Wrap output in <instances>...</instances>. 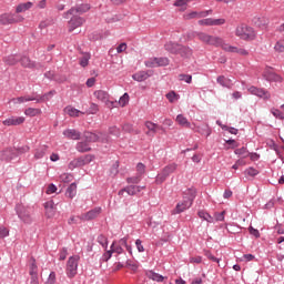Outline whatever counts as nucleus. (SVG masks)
<instances>
[{
	"mask_svg": "<svg viewBox=\"0 0 284 284\" xmlns=\"http://www.w3.org/2000/svg\"><path fill=\"white\" fill-rule=\"evenodd\" d=\"M195 37L200 41H202V43H205V45H214V48H222L224 52H233L236 54H241V57H247V54H250L247 50L231 45L230 43L225 42V40H223V38L221 37L210 36L205 32H196Z\"/></svg>",
	"mask_w": 284,
	"mask_h": 284,
	"instance_id": "1",
	"label": "nucleus"
},
{
	"mask_svg": "<svg viewBox=\"0 0 284 284\" xmlns=\"http://www.w3.org/2000/svg\"><path fill=\"white\" fill-rule=\"evenodd\" d=\"M235 36L242 39V41H254L256 39V31L247 24H240L235 29Z\"/></svg>",
	"mask_w": 284,
	"mask_h": 284,
	"instance_id": "2",
	"label": "nucleus"
},
{
	"mask_svg": "<svg viewBox=\"0 0 284 284\" xmlns=\"http://www.w3.org/2000/svg\"><path fill=\"white\" fill-rule=\"evenodd\" d=\"M26 18L18 13H2L0 14V26H12L14 23H23Z\"/></svg>",
	"mask_w": 284,
	"mask_h": 284,
	"instance_id": "3",
	"label": "nucleus"
},
{
	"mask_svg": "<svg viewBox=\"0 0 284 284\" xmlns=\"http://www.w3.org/2000/svg\"><path fill=\"white\" fill-rule=\"evenodd\" d=\"M16 212L23 223H32V209L23 204H18L16 206Z\"/></svg>",
	"mask_w": 284,
	"mask_h": 284,
	"instance_id": "4",
	"label": "nucleus"
},
{
	"mask_svg": "<svg viewBox=\"0 0 284 284\" xmlns=\"http://www.w3.org/2000/svg\"><path fill=\"white\" fill-rule=\"evenodd\" d=\"M79 255H73L69 257L67 262V275L69 278H74L77 276V272L79 270Z\"/></svg>",
	"mask_w": 284,
	"mask_h": 284,
	"instance_id": "5",
	"label": "nucleus"
},
{
	"mask_svg": "<svg viewBox=\"0 0 284 284\" xmlns=\"http://www.w3.org/2000/svg\"><path fill=\"white\" fill-rule=\"evenodd\" d=\"M176 168H179V164L176 163H171L166 165L162 170L161 174L158 175L156 178L158 183H163V181H165L170 174H174V172H176Z\"/></svg>",
	"mask_w": 284,
	"mask_h": 284,
	"instance_id": "6",
	"label": "nucleus"
},
{
	"mask_svg": "<svg viewBox=\"0 0 284 284\" xmlns=\"http://www.w3.org/2000/svg\"><path fill=\"white\" fill-rule=\"evenodd\" d=\"M84 139L88 141V143H97V141H101L102 143H108V135L104 133H92V132H85Z\"/></svg>",
	"mask_w": 284,
	"mask_h": 284,
	"instance_id": "7",
	"label": "nucleus"
},
{
	"mask_svg": "<svg viewBox=\"0 0 284 284\" xmlns=\"http://www.w3.org/2000/svg\"><path fill=\"white\" fill-rule=\"evenodd\" d=\"M247 90L250 94H253L254 97H258V99H263L264 101H270V99L272 98V94H270L268 91L265 89L250 87Z\"/></svg>",
	"mask_w": 284,
	"mask_h": 284,
	"instance_id": "8",
	"label": "nucleus"
},
{
	"mask_svg": "<svg viewBox=\"0 0 284 284\" xmlns=\"http://www.w3.org/2000/svg\"><path fill=\"white\" fill-rule=\"evenodd\" d=\"M210 14H212V9L210 10H205V11H192L189 13H184L183 14V19L185 21H191V19H203L205 17H210Z\"/></svg>",
	"mask_w": 284,
	"mask_h": 284,
	"instance_id": "9",
	"label": "nucleus"
},
{
	"mask_svg": "<svg viewBox=\"0 0 284 284\" xmlns=\"http://www.w3.org/2000/svg\"><path fill=\"white\" fill-rule=\"evenodd\" d=\"M263 77L266 79V81H273L275 83H281L283 81V78L278 75L272 68H266Z\"/></svg>",
	"mask_w": 284,
	"mask_h": 284,
	"instance_id": "10",
	"label": "nucleus"
},
{
	"mask_svg": "<svg viewBox=\"0 0 284 284\" xmlns=\"http://www.w3.org/2000/svg\"><path fill=\"white\" fill-rule=\"evenodd\" d=\"M192 201L190 200H182L178 202L175 207L172 211V214H182V212H185L186 210H190L192 207Z\"/></svg>",
	"mask_w": 284,
	"mask_h": 284,
	"instance_id": "11",
	"label": "nucleus"
},
{
	"mask_svg": "<svg viewBox=\"0 0 284 284\" xmlns=\"http://www.w3.org/2000/svg\"><path fill=\"white\" fill-rule=\"evenodd\" d=\"M90 10V4H81L75 8L70 9L67 13H64L65 19H70V17H74L75 14H83Z\"/></svg>",
	"mask_w": 284,
	"mask_h": 284,
	"instance_id": "12",
	"label": "nucleus"
},
{
	"mask_svg": "<svg viewBox=\"0 0 284 284\" xmlns=\"http://www.w3.org/2000/svg\"><path fill=\"white\" fill-rule=\"evenodd\" d=\"M141 190H145V186H136V185H130L119 191V196H123L126 192L129 196H134L135 194H139Z\"/></svg>",
	"mask_w": 284,
	"mask_h": 284,
	"instance_id": "13",
	"label": "nucleus"
},
{
	"mask_svg": "<svg viewBox=\"0 0 284 284\" xmlns=\"http://www.w3.org/2000/svg\"><path fill=\"white\" fill-rule=\"evenodd\" d=\"M101 212H102L101 206H97L93 210H91L84 214H81L80 219H81V221H93V219H97L101 214Z\"/></svg>",
	"mask_w": 284,
	"mask_h": 284,
	"instance_id": "14",
	"label": "nucleus"
},
{
	"mask_svg": "<svg viewBox=\"0 0 284 284\" xmlns=\"http://www.w3.org/2000/svg\"><path fill=\"white\" fill-rule=\"evenodd\" d=\"M3 125H7L8 128L12 125H22V123H26L24 116H16L11 115L10 118L2 121Z\"/></svg>",
	"mask_w": 284,
	"mask_h": 284,
	"instance_id": "15",
	"label": "nucleus"
},
{
	"mask_svg": "<svg viewBox=\"0 0 284 284\" xmlns=\"http://www.w3.org/2000/svg\"><path fill=\"white\" fill-rule=\"evenodd\" d=\"M145 128H146V130H149V132H146V136H154V134H156V132H159V130H162V132H165V129H163V126H161L152 121H146Z\"/></svg>",
	"mask_w": 284,
	"mask_h": 284,
	"instance_id": "16",
	"label": "nucleus"
},
{
	"mask_svg": "<svg viewBox=\"0 0 284 284\" xmlns=\"http://www.w3.org/2000/svg\"><path fill=\"white\" fill-rule=\"evenodd\" d=\"M85 23V20L81 17H73L69 21V32H73L77 28H81Z\"/></svg>",
	"mask_w": 284,
	"mask_h": 284,
	"instance_id": "17",
	"label": "nucleus"
},
{
	"mask_svg": "<svg viewBox=\"0 0 284 284\" xmlns=\"http://www.w3.org/2000/svg\"><path fill=\"white\" fill-rule=\"evenodd\" d=\"M63 136L71 139L72 141H79L81 139V133L74 129H67L63 131Z\"/></svg>",
	"mask_w": 284,
	"mask_h": 284,
	"instance_id": "18",
	"label": "nucleus"
},
{
	"mask_svg": "<svg viewBox=\"0 0 284 284\" xmlns=\"http://www.w3.org/2000/svg\"><path fill=\"white\" fill-rule=\"evenodd\" d=\"M146 276H148V278H150L151 281H154L155 283H163V281H165V278H168L154 271H146Z\"/></svg>",
	"mask_w": 284,
	"mask_h": 284,
	"instance_id": "19",
	"label": "nucleus"
},
{
	"mask_svg": "<svg viewBox=\"0 0 284 284\" xmlns=\"http://www.w3.org/2000/svg\"><path fill=\"white\" fill-rule=\"evenodd\" d=\"M180 48H181V44L175 42H166L164 44V50H166V52H170L171 54H179Z\"/></svg>",
	"mask_w": 284,
	"mask_h": 284,
	"instance_id": "20",
	"label": "nucleus"
},
{
	"mask_svg": "<svg viewBox=\"0 0 284 284\" xmlns=\"http://www.w3.org/2000/svg\"><path fill=\"white\" fill-rule=\"evenodd\" d=\"M178 54H180L182 59H190V57H192L193 54V51H192V48L180 44Z\"/></svg>",
	"mask_w": 284,
	"mask_h": 284,
	"instance_id": "21",
	"label": "nucleus"
},
{
	"mask_svg": "<svg viewBox=\"0 0 284 284\" xmlns=\"http://www.w3.org/2000/svg\"><path fill=\"white\" fill-rule=\"evenodd\" d=\"M150 79V73L146 71H139L132 75L133 81L141 83L142 81H148Z\"/></svg>",
	"mask_w": 284,
	"mask_h": 284,
	"instance_id": "22",
	"label": "nucleus"
},
{
	"mask_svg": "<svg viewBox=\"0 0 284 284\" xmlns=\"http://www.w3.org/2000/svg\"><path fill=\"white\" fill-rule=\"evenodd\" d=\"M93 97L98 101H101V103H105V101H108V99H110V93H108L106 91H103V90H98V91L93 92Z\"/></svg>",
	"mask_w": 284,
	"mask_h": 284,
	"instance_id": "23",
	"label": "nucleus"
},
{
	"mask_svg": "<svg viewBox=\"0 0 284 284\" xmlns=\"http://www.w3.org/2000/svg\"><path fill=\"white\" fill-rule=\"evenodd\" d=\"M216 81L220 85H222V88H227L229 90H231L232 85H234V83H232V80L226 78L225 75H219Z\"/></svg>",
	"mask_w": 284,
	"mask_h": 284,
	"instance_id": "24",
	"label": "nucleus"
},
{
	"mask_svg": "<svg viewBox=\"0 0 284 284\" xmlns=\"http://www.w3.org/2000/svg\"><path fill=\"white\" fill-rule=\"evenodd\" d=\"M194 199H196V189H186L183 192L184 201H191V203H194Z\"/></svg>",
	"mask_w": 284,
	"mask_h": 284,
	"instance_id": "25",
	"label": "nucleus"
},
{
	"mask_svg": "<svg viewBox=\"0 0 284 284\" xmlns=\"http://www.w3.org/2000/svg\"><path fill=\"white\" fill-rule=\"evenodd\" d=\"M175 122L178 123V125H181V128H192V123H190L187 118L183 114H179L175 118Z\"/></svg>",
	"mask_w": 284,
	"mask_h": 284,
	"instance_id": "26",
	"label": "nucleus"
},
{
	"mask_svg": "<svg viewBox=\"0 0 284 284\" xmlns=\"http://www.w3.org/2000/svg\"><path fill=\"white\" fill-rule=\"evenodd\" d=\"M34 6L32 2H23L16 7V14H21V12H28Z\"/></svg>",
	"mask_w": 284,
	"mask_h": 284,
	"instance_id": "27",
	"label": "nucleus"
},
{
	"mask_svg": "<svg viewBox=\"0 0 284 284\" xmlns=\"http://www.w3.org/2000/svg\"><path fill=\"white\" fill-rule=\"evenodd\" d=\"M28 101H37V99L29 97V95L11 99V103H13V105H19L21 103H28Z\"/></svg>",
	"mask_w": 284,
	"mask_h": 284,
	"instance_id": "28",
	"label": "nucleus"
},
{
	"mask_svg": "<svg viewBox=\"0 0 284 284\" xmlns=\"http://www.w3.org/2000/svg\"><path fill=\"white\" fill-rule=\"evenodd\" d=\"M64 113L73 118L81 116V114H85V112L79 111V109H74V106L72 105L67 106L64 109Z\"/></svg>",
	"mask_w": 284,
	"mask_h": 284,
	"instance_id": "29",
	"label": "nucleus"
},
{
	"mask_svg": "<svg viewBox=\"0 0 284 284\" xmlns=\"http://www.w3.org/2000/svg\"><path fill=\"white\" fill-rule=\"evenodd\" d=\"M45 152H48L47 145L39 146L38 149H36L34 159H37V160L43 159V156H45Z\"/></svg>",
	"mask_w": 284,
	"mask_h": 284,
	"instance_id": "30",
	"label": "nucleus"
},
{
	"mask_svg": "<svg viewBox=\"0 0 284 284\" xmlns=\"http://www.w3.org/2000/svg\"><path fill=\"white\" fill-rule=\"evenodd\" d=\"M44 209H45V215L48 216V219H52V216H54V205L52 202H47L44 204Z\"/></svg>",
	"mask_w": 284,
	"mask_h": 284,
	"instance_id": "31",
	"label": "nucleus"
},
{
	"mask_svg": "<svg viewBox=\"0 0 284 284\" xmlns=\"http://www.w3.org/2000/svg\"><path fill=\"white\" fill-rule=\"evenodd\" d=\"M192 0H176L173 6L175 8H181V12H185L187 10V3H191Z\"/></svg>",
	"mask_w": 284,
	"mask_h": 284,
	"instance_id": "32",
	"label": "nucleus"
},
{
	"mask_svg": "<svg viewBox=\"0 0 284 284\" xmlns=\"http://www.w3.org/2000/svg\"><path fill=\"white\" fill-rule=\"evenodd\" d=\"M65 195L69 199H74L77 196V183L70 184V186L67 189Z\"/></svg>",
	"mask_w": 284,
	"mask_h": 284,
	"instance_id": "33",
	"label": "nucleus"
},
{
	"mask_svg": "<svg viewBox=\"0 0 284 284\" xmlns=\"http://www.w3.org/2000/svg\"><path fill=\"white\" fill-rule=\"evenodd\" d=\"M30 276L39 275V267L37 266V260H30Z\"/></svg>",
	"mask_w": 284,
	"mask_h": 284,
	"instance_id": "34",
	"label": "nucleus"
},
{
	"mask_svg": "<svg viewBox=\"0 0 284 284\" xmlns=\"http://www.w3.org/2000/svg\"><path fill=\"white\" fill-rule=\"evenodd\" d=\"M197 216H200V219H203L207 223H214V217H212V215H210V213L205 211H199Z\"/></svg>",
	"mask_w": 284,
	"mask_h": 284,
	"instance_id": "35",
	"label": "nucleus"
},
{
	"mask_svg": "<svg viewBox=\"0 0 284 284\" xmlns=\"http://www.w3.org/2000/svg\"><path fill=\"white\" fill-rule=\"evenodd\" d=\"M26 116H39L41 109L28 108L24 110Z\"/></svg>",
	"mask_w": 284,
	"mask_h": 284,
	"instance_id": "36",
	"label": "nucleus"
},
{
	"mask_svg": "<svg viewBox=\"0 0 284 284\" xmlns=\"http://www.w3.org/2000/svg\"><path fill=\"white\" fill-rule=\"evenodd\" d=\"M0 159L2 161H10V160H12V150L7 149L4 151H1L0 152Z\"/></svg>",
	"mask_w": 284,
	"mask_h": 284,
	"instance_id": "37",
	"label": "nucleus"
},
{
	"mask_svg": "<svg viewBox=\"0 0 284 284\" xmlns=\"http://www.w3.org/2000/svg\"><path fill=\"white\" fill-rule=\"evenodd\" d=\"M128 103H130V94L124 93L118 101V105H120L121 108H125V105H128Z\"/></svg>",
	"mask_w": 284,
	"mask_h": 284,
	"instance_id": "38",
	"label": "nucleus"
},
{
	"mask_svg": "<svg viewBox=\"0 0 284 284\" xmlns=\"http://www.w3.org/2000/svg\"><path fill=\"white\" fill-rule=\"evenodd\" d=\"M92 161V156H87V158H78L75 159V164L78 168H83L87 163H90Z\"/></svg>",
	"mask_w": 284,
	"mask_h": 284,
	"instance_id": "39",
	"label": "nucleus"
},
{
	"mask_svg": "<svg viewBox=\"0 0 284 284\" xmlns=\"http://www.w3.org/2000/svg\"><path fill=\"white\" fill-rule=\"evenodd\" d=\"M4 63H7V65H17V63H19V57L9 55L4 58Z\"/></svg>",
	"mask_w": 284,
	"mask_h": 284,
	"instance_id": "40",
	"label": "nucleus"
},
{
	"mask_svg": "<svg viewBox=\"0 0 284 284\" xmlns=\"http://www.w3.org/2000/svg\"><path fill=\"white\" fill-rule=\"evenodd\" d=\"M20 62L23 68H34V63L28 57H22Z\"/></svg>",
	"mask_w": 284,
	"mask_h": 284,
	"instance_id": "41",
	"label": "nucleus"
},
{
	"mask_svg": "<svg viewBox=\"0 0 284 284\" xmlns=\"http://www.w3.org/2000/svg\"><path fill=\"white\" fill-rule=\"evenodd\" d=\"M271 114L275 116V119H280V121H284V112L278 109H271Z\"/></svg>",
	"mask_w": 284,
	"mask_h": 284,
	"instance_id": "42",
	"label": "nucleus"
},
{
	"mask_svg": "<svg viewBox=\"0 0 284 284\" xmlns=\"http://www.w3.org/2000/svg\"><path fill=\"white\" fill-rule=\"evenodd\" d=\"M78 152H90V145L85 142H79L77 144Z\"/></svg>",
	"mask_w": 284,
	"mask_h": 284,
	"instance_id": "43",
	"label": "nucleus"
},
{
	"mask_svg": "<svg viewBox=\"0 0 284 284\" xmlns=\"http://www.w3.org/2000/svg\"><path fill=\"white\" fill-rule=\"evenodd\" d=\"M111 252L113 254H123V247L120 246V244H118L116 242H113L111 245Z\"/></svg>",
	"mask_w": 284,
	"mask_h": 284,
	"instance_id": "44",
	"label": "nucleus"
},
{
	"mask_svg": "<svg viewBox=\"0 0 284 284\" xmlns=\"http://www.w3.org/2000/svg\"><path fill=\"white\" fill-rule=\"evenodd\" d=\"M158 68H164L165 65H170L169 58H156Z\"/></svg>",
	"mask_w": 284,
	"mask_h": 284,
	"instance_id": "45",
	"label": "nucleus"
},
{
	"mask_svg": "<svg viewBox=\"0 0 284 284\" xmlns=\"http://www.w3.org/2000/svg\"><path fill=\"white\" fill-rule=\"evenodd\" d=\"M89 63H90V53H84L83 57L80 59V65L82 68H88Z\"/></svg>",
	"mask_w": 284,
	"mask_h": 284,
	"instance_id": "46",
	"label": "nucleus"
},
{
	"mask_svg": "<svg viewBox=\"0 0 284 284\" xmlns=\"http://www.w3.org/2000/svg\"><path fill=\"white\" fill-rule=\"evenodd\" d=\"M166 99L170 103H175V101L178 99H180L179 94H176V92L174 91H170L168 94H166Z\"/></svg>",
	"mask_w": 284,
	"mask_h": 284,
	"instance_id": "47",
	"label": "nucleus"
},
{
	"mask_svg": "<svg viewBox=\"0 0 284 284\" xmlns=\"http://www.w3.org/2000/svg\"><path fill=\"white\" fill-rule=\"evenodd\" d=\"M99 112V104L91 102L89 110L85 112V114H97Z\"/></svg>",
	"mask_w": 284,
	"mask_h": 284,
	"instance_id": "48",
	"label": "nucleus"
},
{
	"mask_svg": "<svg viewBox=\"0 0 284 284\" xmlns=\"http://www.w3.org/2000/svg\"><path fill=\"white\" fill-rule=\"evenodd\" d=\"M72 179H73V176L70 173H62L60 175L61 183H71Z\"/></svg>",
	"mask_w": 284,
	"mask_h": 284,
	"instance_id": "49",
	"label": "nucleus"
},
{
	"mask_svg": "<svg viewBox=\"0 0 284 284\" xmlns=\"http://www.w3.org/2000/svg\"><path fill=\"white\" fill-rule=\"evenodd\" d=\"M274 50H275V52H278V53L284 52V39L278 40V41L275 43Z\"/></svg>",
	"mask_w": 284,
	"mask_h": 284,
	"instance_id": "50",
	"label": "nucleus"
},
{
	"mask_svg": "<svg viewBox=\"0 0 284 284\" xmlns=\"http://www.w3.org/2000/svg\"><path fill=\"white\" fill-rule=\"evenodd\" d=\"M97 241L99 244L102 245V247H104V250H108V237H105L104 235H99Z\"/></svg>",
	"mask_w": 284,
	"mask_h": 284,
	"instance_id": "51",
	"label": "nucleus"
},
{
	"mask_svg": "<svg viewBox=\"0 0 284 284\" xmlns=\"http://www.w3.org/2000/svg\"><path fill=\"white\" fill-rule=\"evenodd\" d=\"M144 64L146 65V68H158V62H156V58H150L148 59Z\"/></svg>",
	"mask_w": 284,
	"mask_h": 284,
	"instance_id": "52",
	"label": "nucleus"
},
{
	"mask_svg": "<svg viewBox=\"0 0 284 284\" xmlns=\"http://www.w3.org/2000/svg\"><path fill=\"white\" fill-rule=\"evenodd\" d=\"M217 125H220L222 128V130H227L231 134H239V129H234V128H227L223 124H221V121H216Z\"/></svg>",
	"mask_w": 284,
	"mask_h": 284,
	"instance_id": "53",
	"label": "nucleus"
},
{
	"mask_svg": "<svg viewBox=\"0 0 284 284\" xmlns=\"http://www.w3.org/2000/svg\"><path fill=\"white\" fill-rule=\"evenodd\" d=\"M235 154H237L239 156H243V159L248 156L247 149L245 148L236 149Z\"/></svg>",
	"mask_w": 284,
	"mask_h": 284,
	"instance_id": "54",
	"label": "nucleus"
},
{
	"mask_svg": "<svg viewBox=\"0 0 284 284\" xmlns=\"http://www.w3.org/2000/svg\"><path fill=\"white\" fill-rule=\"evenodd\" d=\"M6 236H10V230L6 226H0V239H6Z\"/></svg>",
	"mask_w": 284,
	"mask_h": 284,
	"instance_id": "55",
	"label": "nucleus"
},
{
	"mask_svg": "<svg viewBox=\"0 0 284 284\" xmlns=\"http://www.w3.org/2000/svg\"><path fill=\"white\" fill-rule=\"evenodd\" d=\"M104 104L109 108V110H114V108H119V104L116 101H110V99H106Z\"/></svg>",
	"mask_w": 284,
	"mask_h": 284,
	"instance_id": "56",
	"label": "nucleus"
},
{
	"mask_svg": "<svg viewBox=\"0 0 284 284\" xmlns=\"http://www.w3.org/2000/svg\"><path fill=\"white\" fill-rule=\"evenodd\" d=\"M205 256L209 258V261H213V263H221V258H217L212 255V252L205 251Z\"/></svg>",
	"mask_w": 284,
	"mask_h": 284,
	"instance_id": "57",
	"label": "nucleus"
},
{
	"mask_svg": "<svg viewBox=\"0 0 284 284\" xmlns=\"http://www.w3.org/2000/svg\"><path fill=\"white\" fill-rule=\"evenodd\" d=\"M57 283V273L51 272L45 284H55Z\"/></svg>",
	"mask_w": 284,
	"mask_h": 284,
	"instance_id": "58",
	"label": "nucleus"
},
{
	"mask_svg": "<svg viewBox=\"0 0 284 284\" xmlns=\"http://www.w3.org/2000/svg\"><path fill=\"white\" fill-rule=\"evenodd\" d=\"M180 81H184L185 83H192V75L190 74H180L179 75Z\"/></svg>",
	"mask_w": 284,
	"mask_h": 284,
	"instance_id": "59",
	"label": "nucleus"
},
{
	"mask_svg": "<svg viewBox=\"0 0 284 284\" xmlns=\"http://www.w3.org/2000/svg\"><path fill=\"white\" fill-rule=\"evenodd\" d=\"M126 183H133V184L141 183V175L138 174L135 176L128 178Z\"/></svg>",
	"mask_w": 284,
	"mask_h": 284,
	"instance_id": "60",
	"label": "nucleus"
},
{
	"mask_svg": "<svg viewBox=\"0 0 284 284\" xmlns=\"http://www.w3.org/2000/svg\"><path fill=\"white\" fill-rule=\"evenodd\" d=\"M136 172H138V175H139V176L145 174V164H143V163H138V165H136Z\"/></svg>",
	"mask_w": 284,
	"mask_h": 284,
	"instance_id": "61",
	"label": "nucleus"
},
{
	"mask_svg": "<svg viewBox=\"0 0 284 284\" xmlns=\"http://www.w3.org/2000/svg\"><path fill=\"white\" fill-rule=\"evenodd\" d=\"M199 26L212 27V18H206L197 21Z\"/></svg>",
	"mask_w": 284,
	"mask_h": 284,
	"instance_id": "62",
	"label": "nucleus"
},
{
	"mask_svg": "<svg viewBox=\"0 0 284 284\" xmlns=\"http://www.w3.org/2000/svg\"><path fill=\"white\" fill-rule=\"evenodd\" d=\"M212 26H225V19L224 18H219V19L212 18Z\"/></svg>",
	"mask_w": 284,
	"mask_h": 284,
	"instance_id": "63",
	"label": "nucleus"
},
{
	"mask_svg": "<svg viewBox=\"0 0 284 284\" xmlns=\"http://www.w3.org/2000/svg\"><path fill=\"white\" fill-rule=\"evenodd\" d=\"M68 258V248H62L59 253V261H65Z\"/></svg>",
	"mask_w": 284,
	"mask_h": 284,
	"instance_id": "64",
	"label": "nucleus"
}]
</instances>
